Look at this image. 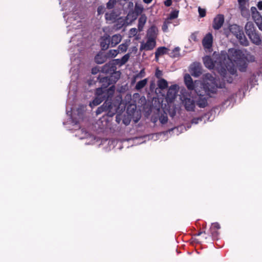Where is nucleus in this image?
I'll return each mask as SVG.
<instances>
[{
	"mask_svg": "<svg viewBox=\"0 0 262 262\" xmlns=\"http://www.w3.org/2000/svg\"><path fill=\"white\" fill-rule=\"evenodd\" d=\"M215 60H213L210 56H206L203 58L205 66L209 69H215L223 77L224 81L231 83L233 81V76H236V71L229 59L227 58L225 54L221 53V54L214 56Z\"/></svg>",
	"mask_w": 262,
	"mask_h": 262,
	"instance_id": "f257e3e1",
	"label": "nucleus"
},
{
	"mask_svg": "<svg viewBox=\"0 0 262 262\" xmlns=\"http://www.w3.org/2000/svg\"><path fill=\"white\" fill-rule=\"evenodd\" d=\"M115 90L114 85L107 89H104L102 87L97 89L95 92V97L93 101L90 103V106L93 107L100 104L104 100L111 101Z\"/></svg>",
	"mask_w": 262,
	"mask_h": 262,
	"instance_id": "f03ea898",
	"label": "nucleus"
},
{
	"mask_svg": "<svg viewBox=\"0 0 262 262\" xmlns=\"http://www.w3.org/2000/svg\"><path fill=\"white\" fill-rule=\"evenodd\" d=\"M230 31L236 37L241 45L244 46L249 45V41L245 35L243 29L239 26L233 24L229 26Z\"/></svg>",
	"mask_w": 262,
	"mask_h": 262,
	"instance_id": "7ed1b4c3",
	"label": "nucleus"
},
{
	"mask_svg": "<svg viewBox=\"0 0 262 262\" xmlns=\"http://www.w3.org/2000/svg\"><path fill=\"white\" fill-rule=\"evenodd\" d=\"M117 108L118 106L113 104L111 101H108V100H106L102 105L97 108L96 110V114L99 115L103 112H107V115L112 117L115 114Z\"/></svg>",
	"mask_w": 262,
	"mask_h": 262,
	"instance_id": "20e7f679",
	"label": "nucleus"
},
{
	"mask_svg": "<svg viewBox=\"0 0 262 262\" xmlns=\"http://www.w3.org/2000/svg\"><path fill=\"white\" fill-rule=\"evenodd\" d=\"M203 84L208 88L210 93H214L217 88L216 78L210 73H207L203 75Z\"/></svg>",
	"mask_w": 262,
	"mask_h": 262,
	"instance_id": "39448f33",
	"label": "nucleus"
},
{
	"mask_svg": "<svg viewBox=\"0 0 262 262\" xmlns=\"http://www.w3.org/2000/svg\"><path fill=\"white\" fill-rule=\"evenodd\" d=\"M223 54H225V53H223ZM225 54L227 56V58L229 59L230 61L232 63L233 67L235 69V71H236V68L232 62V61H234L235 62L237 61L239 59H240L242 58V56L243 55L242 52L239 50H237L235 49H230L228 50V54H227L225 53Z\"/></svg>",
	"mask_w": 262,
	"mask_h": 262,
	"instance_id": "423d86ee",
	"label": "nucleus"
},
{
	"mask_svg": "<svg viewBox=\"0 0 262 262\" xmlns=\"http://www.w3.org/2000/svg\"><path fill=\"white\" fill-rule=\"evenodd\" d=\"M120 77V73L119 72H115L110 77H104L100 79V82L102 83V88L104 89L112 83V81L116 82Z\"/></svg>",
	"mask_w": 262,
	"mask_h": 262,
	"instance_id": "0eeeda50",
	"label": "nucleus"
},
{
	"mask_svg": "<svg viewBox=\"0 0 262 262\" xmlns=\"http://www.w3.org/2000/svg\"><path fill=\"white\" fill-rule=\"evenodd\" d=\"M193 90L199 96H204L205 94L210 92V91H209L208 88L205 86L202 82L199 81L194 82Z\"/></svg>",
	"mask_w": 262,
	"mask_h": 262,
	"instance_id": "6e6552de",
	"label": "nucleus"
},
{
	"mask_svg": "<svg viewBox=\"0 0 262 262\" xmlns=\"http://www.w3.org/2000/svg\"><path fill=\"white\" fill-rule=\"evenodd\" d=\"M156 45V40L151 38L147 37V40L146 42H141L140 50L143 51H149L152 50Z\"/></svg>",
	"mask_w": 262,
	"mask_h": 262,
	"instance_id": "1a4fd4ad",
	"label": "nucleus"
},
{
	"mask_svg": "<svg viewBox=\"0 0 262 262\" xmlns=\"http://www.w3.org/2000/svg\"><path fill=\"white\" fill-rule=\"evenodd\" d=\"M213 36L211 33H207L202 40V45L205 50L210 51L212 47Z\"/></svg>",
	"mask_w": 262,
	"mask_h": 262,
	"instance_id": "9d476101",
	"label": "nucleus"
},
{
	"mask_svg": "<svg viewBox=\"0 0 262 262\" xmlns=\"http://www.w3.org/2000/svg\"><path fill=\"white\" fill-rule=\"evenodd\" d=\"M182 103L187 111H193L195 107V102L191 98L183 97Z\"/></svg>",
	"mask_w": 262,
	"mask_h": 262,
	"instance_id": "9b49d317",
	"label": "nucleus"
},
{
	"mask_svg": "<svg viewBox=\"0 0 262 262\" xmlns=\"http://www.w3.org/2000/svg\"><path fill=\"white\" fill-rule=\"evenodd\" d=\"M224 23V15L222 14H219L214 18L212 27L215 30H219L222 27Z\"/></svg>",
	"mask_w": 262,
	"mask_h": 262,
	"instance_id": "f8f14e48",
	"label": "nucleus"
},
{
	"mask_svg": "<svg viewBox=\"0 0 262 262\" xmlns=\"http://www.w3.org/2000/svg\"><path fill=\"white\" fill-rule=\"evenodd\" d=\"M100 46L102 50L107 49L111 45V38L108 35L105 34L100 38Z\"/></svg>",
	"mask_w": 262,
	"mask_h": 262,
	"instance_id": "ddd939ff",
	"label": "nucleus"
},
{
	"mask_svg": "<svg viewBox=\"0 0 262 262\" xmlns=\"http://www.w3.org/2000/svg\"><path fill=\"white\" fill-rule=\"evenodd\" d=\"M190 73L194 77H199L202 73L201 67L199 63H193L190 67Z\"/></svg>",
	"mask_w": 262,
	"mask_h": 262,
	"instance_id": "4468645a",
	"label": "nucleus"
},
{
	"mask_svg": "<svg viewBox=\"0 0 262 262\" xmlns=\"http://www.w3.org/2000/svg\"><path fill=\"white\" fill-rule=\"evenodd\" d=\"M252 17L258 29L262 31V16L258 12H253Z\"/></svg>",
	"mask_w": 262,
	"mask_h": 262,
	"instance_id": "2eb2a0df",
	"label": "nucleus"
},
{
	"mask_svg": "<svg viewBox=\"0 0 262 262\" xmlns=\"http://www.w3.org/2000/svg\"><path fill=\"white\" fill-rule=\"evenodd\" d=\"M158 29L155 26H152L147 31V37L156 40L158 35Z\"/></svg>",
	"mask_w": 262,
	"mask_h": 262,
	"instance_id": "dca6fc26",
	"label": "nucleus"
},
{
	"mask_svg": "<svg viewBox=\"0 0 262 262\" xmlns=\"http://www.w3.org/2000/svg\"><path fill=\"white\" fill-rule=\"evenodd\" d=\"M118 17V15L116 13L112 11L111 12H106L105 14V18L107 21L110 23H114L116 21Z\"/></svg>",
	"mask_w": 262,
	"mask_h": 262,
	"instance_id": "f3484780",
	"label": "nucleus"
},
{
	"mask_svg": "<svg viewBox=\"0 0 262 262\" xmlns=\"http://www.w3.org/2000/svg\"><path fill=\"white\" fill-rule=\"evenodd\" d=\"M147 16L145 14H142L140 15L138 19V28L139 32L143 30L144 26L147 21Z\"/></svg>",
	"mask_w": 262,
	"mask_h": 262,
	"instance_id": "a211bd4d",
	"label": "nucleus"
},
{
	"mask_svg": "<svg viewBox=\"0 0 262 262\" xmlns=\"http://www.w3.org/2000/svg\"><path fill=\"white\" fill-rule=\"evenodd\" d=\"M185 83L189 90H193L194 86V82H193L191 76L189 74L185 75L184 77Z\"/></svg>",
	"mask_w": 262,
	"mask_h": 262,
	"instance_id": "6ab92c4d",
	"label": "nucleus"
},
{
	"mask_svg": "<svg viewBox=\"0 0 262 262\" xmlns=\"http://www.w3.org/2000/svg\"><path fill=\"white\" fill-rule=\"evenodd\" d=\"M245 29L246 33L248 36L256 32L254 24L251 21H248L246 23L245 27Z\"/></svg>",
	"mask_w": 262,
	"mask_h": 262,
	"instance_id": "aec40b11",
	"label": "nucleus"
},
{
	"mask_svg": "<svg viewBox=\"0 0 262 262\" xmlns=\"http://www.w3.org/2000/svg\"><path fill=\"white\" fill-rule=\"evenodd\" d=\"M248 36L253 43L256 45H259L261 43V40L260 37L256 32L253 33Z\"/></svg>",
	"mask_w": 262,
	"mask_h": 262,
	"instance_id": "412c9836",
	"label": "nucleus"
},
{
	"mask_svg": "<svg viewBox=\"0 0 262 262\" xmlns=\"http://www.w3.org/2000/svg\"><path fill=\"white\" fill-rule=\"evenodd\" d=\"M122 39V36L120 34H117L113 35L111 39V46L112 47H115L118 44Z\"/></svg>",
	"mask_w": 262,
	"mask_h": 262,
	"instance_id": "4be33fe9",
	"label": "nucleus"
},
{
	"mask_svg": "<svg viewBox=\"0 0 262 262\" xmlns=\"http://www.w3.org/2000/svg\"><path fill=\"white\" fill-rule=\"evenodd\" d=\"M221 227L218 223H212L210 228V233L212 236L215 237L218 235L216 230L220 229Z\"/></svg>",
	"mask_w": 262,
	"mask_h": 262,
	"instance_id": "5701e85b",
	"label": "nucleus"
},
{
	"mask_svg": "<svg viewBox=\"0 0 262 262\" xmlns=\"http://www.w3.org/2000/svg\"><path fill=\"white\" fill-rule=\"evenodd\" d=\"M107 59L106 54H98L95 57V61L98 64H102Z\"/></svg>",
	"mask_w": 262,
	"mask_h": 262,
	"instance_id": "b1692460",
	"label": "nucleus"
},
{
	"mask_svg": "<svg viewBox=\"0 0 262 262\" xmlns=\"http://www.w3.org/2000/svg\"><path fill=\"white\" fill-rule=\"evenodd\" d=\"M196 105L201 108H204L207 105V100L203 96H200L196 101Z\"/></svg>",
	"mask_w": 262,
	"mask_h": 262,
	"instance_id": "393cba45",
	"label": "nucleus"
},
{
	"mask_svg": "<svg viewBox=\"0 0 262 262\" xmlns=\"http://www.w3.org/2000/svg\"><path fill=\"white\" fill-rule=\"evenodd\" d=\"M169 50L166 47H161L158 48L155 52V55L161 56L164 54H169Z\"/></svg>",
	"mask_w": 262,
	"mask_h": 262,
	"instance_id": "a878e982",
	"label": "nucleus"
},
{
	"mask_svg": "<svg viewBox=\"0 0 262 262\" xmlns=\"http://www.w3.org/2000/svg\"><path fill=\"white\" fill-rule=\"evenodd\" d=\"M157 85L159 89L164 90L168 87V83L166 80L163 78L159 79L157 82Z\"/></svg>",
	"mask_w": 262,
	"mask_h": 262,
	"instance_id": "bb28decb",
	"label": "nucleus"
},
{
	"mask_svg": "<svg viewBox=\"0 0 262 262\" xmlns=\"http://www.w3.org/2000/svg\"><path fill=\"white\" fill-rule=\"evenodd\" d=\"M114 70V66L113 63H108L105 64L102 68V71L103 72L108 73Z\"/></svg>",
	"mask_w": 262,
	"mask_h": 262,
	"instance_id": "cd10ccee",
	"label": "nucleus"
},
{
	"mask_svg": "<svg viewBox=\"0 0 262 262\" xmlns=\"http://www.w3.org/2000/svg\"><path fill=\"white\" fill-rule=\"evenodd\" d=\"M147 83V79H144L138 82L136 85L135 89L139 91L143 88Z\"/></svg>",
	"mask_w": 262,
	"mask_h": 262,
	"instance_id": "c85d7f7f",
	"label": "nucleus"
},
{
	"mask_svg": "<svg viewBox=\"0 0 262 262\" xmlns=\"http://www.w3.org/2000/svg\"><path fill=\"white\" fill-rule=\"evenodd\" d=\"M119 51L117 50H110L106 54V55L107 58L115 57L118 54Z\"/></svg>",
	"mask_w": 262,
	"mask_h": 262,
	"instance_id": "c756f323",
	"label": "nucleus"
},
{
	"mask_svg": "<svg viewBox=\"0 0 262 262\" xmlns=\"http://www.w3.org/2000/svg\"><path fill=\"white\" fill-rule=\"evenodd\" d=\"M143 7L141 4H136L135 6V12L138 15L142 14V13L143 11Z\"/></svg>",
	"mask_w": 262,
	"mask_h": 262,
	"instance_id": "7c9ffc66",
	"label": "nucleus"
},
{
	"mask_svg": "<svg viewBox=\"0 0 262 262\" xmlns=\"http://www.w3.org/2000/svg\"><path fill=\"white\" fill-rule=\"evenodd\" d=\"M180 48L176 47L170 53H169V54L173 58L177 57L180 56Z\"/></svg>",
	"mask_w": 262,
	"mask_h": 262,
	"instance_id": "2f4dec72",
	"label": "nucleus"
},
{
	"mask_svg": "<svg viewBox=\"0 0 262 262\" xmlns=\"http://www.w3.org/2000/svg\"><path fill=\"white\" fill-rule=\"evenodd\" d=\"M178 13H179L178 11L174 10V11H172L169 14V16L167 18V19H169V20L170 21L171 19L177 18L178 16Z\"/></svg>",
	"mask_w": 262,
	"mask_h": 262,
	"instance_id": "473e14b6",
	"label": "nucleus"
},
{
	"mask_svg": "<svg viewBox=\"0 0 262 262\" xmlns=\"http://www.w3.org/2000/svg\"><path fill=\"white\" fill-rule=\"evenodd\" d=\"M176 95V91L175 88H174V86L173 87H171L169 88V89L168 91L167 92V96H169L170 95H171V97L172 98H174Z\"/></svg>",
	"mask_w": 262,
	"mask_h": 262,
	"instance_id": "72a5a7b5",
	"label": "nucleus"
},
{
	"mask_svg": "<svg viewBox=\"0 0 262 262\" xmlns=\"http://www.w3.org/2000/svg\"><path fill=\"white\" fill-rule=\"evenodd\" d=\"M171 23V21L169 20V19H166L163 23V25L162 27V30L166 32L168 31V26Z\"/></svg>",
	"mask_w": 262,
	"mask_h": 262,
	"instance_id": "f704fd0d",
	"label": "nucleus"
},
{
	"mask_svg": "<svg viewBox=\"0 0 262 262\" xmlns=\"http://www.w3.org/2000/svg\"><path fill=\"white\" fill-rule=\"evenodd\" d=\"M117 3V0H109L106 3V8L108 9H113Z\"/></svg>",
	"mask_w": 262,
	"mask_h": 262,
	"instance_id": "c9c22d12",
	"label": "nucleus"
},
{
	"mask_svg": "<svg viewBox=\"0 0 262 262\" xmlns=\"http://www.w3.org/2000/svg\"><path fill=\"white\" fill-rule=\"evenodd\" d=\"M159 120L162 124H165L168 121V117L166 115L162 114L160 116Z\"/></svg>",
	"mask_w": 262,
	"mask_h": 262,
	"instance_id": "e433bc0d",
	"label": "nucleus"
},
{
	"mask_svg": "<svg viewBox=\"0 0 262 262\" xmlns=\"http://www.w3.org/2000/svg\"><path fill=\"white\" fill-rule=\"evenodd\" d=\"M206 116V115H205L204 116L198 117V118H194L191 120V123L196 124L199 122L202 121L203 118Z\"/></svg>",
	"mask_w": 262,
	"mask_h": 262,
	"instance_id": "4c0bfd02",
	"label": "nucleus"
},
{
	"mask_svg": "<svg viewBox=\"0 0 262 262\" xmlns=\"http://www.w3.org/2000/svg\"><path fill=\"white\" fill-rule=\"evenodd\" d=\"M198 32H195L193 33H192L190 36V38H189V40L191 41V40L194 41V42H197L198 41Z\"/></svg>",
	"mask_w": 262,
	"mask_h": 262,
	"instance_id": "58836bf2",
	"label": "nucleus"
},
{
	"mask_svg": "<svg viewBox=\"0 0 262 262\" xmlns=\"http://www.w3.org/2000/svg\"><path fill=\"white\" fill-rule=\"evenodd\" d=\"M138 31V29H137L135 28L130 29L129 31V36L131 37L135 36L137 34Z\"/></svg>",
	"mask_w": 262,
	"mask_h": 262,
	"instance_id": "ea45409f",
	"label": "nucleus"
},
{
	"mask_svg": "<svg viewBox=\"0 0 262 262\" xmlns=\"http://www.w3.org/2000/svg\"><path fill=\"white\" fill-rule=\"evenodd\" d=\"M127 49V46L125 43H122L119 45L118 47V51H121V52H125Z\"/></svg>",
	"mask_w": 262,
	"mask_h": 262,
	"instance_id": "a19ab883",
	"label": "nucleus"
},
{
	"mask_svg": "<svg viewBox=\"0 0 262 262\" xmlns=\"http://www.w3.org/2000/svg\"><path fill=\"white\" fill-rule=\"evenodd\" d=\"M117 29H120L125 24L124 20L121 18L117 19Z\"/></svg>",
	"mask_w": 262,
	"mask_h": 262,
	"instance_id": "79ce46f5",
	"label": "nucleus"
},
{
	"mask_svg": "<svg viewBox=\"0 0 262 262\" xmlns=\"http://www.w3.org/2000/svg\"><path fill=\"white\" fill-rule=\"evenodd\" d=\"M129 58V54H127L124 55L121 59V64H125L128 60Z\"/></svg>",
	"mask_w": 262,
	"mask_h": 262,
	"instance_id": "37998d69",
	"label": "nucleus"
},
{
	"mask_svg": "<svg viewBox=\"0 0 262 262\" xmlns=\"http://www.w3.org/2000/svg\"><path fill=\"white\" fill-rule=\"evenodd\" d=\"M163 76V72L162 71L160 70L159 69H157L155 72V76L160 79L162 78V76Z\"/></svg>",
	"mask_w": 262,
	"mask_h": 262,
	"instance_id": "c03bdc74",
	"label": "nucleus"
},
{
	"mask_svg": "<svg viewBox=\"0 0 262 262\" xmlns=\"http://www.w3.org/2000/svg\"><path fill=\"white\" fill-rule=\"evenodd\" d=\"M198 11L199 13V15L201 17H203L206 15L205 9L199 7Z\"/></svg>",
	"mask_w": 262,
	"mask_h": 262,
	"instance_id": "a18cd8bd",
	"label": "nucleus"
},
{
	"mask_svg": "<svg viewBox=\"0 0 262 262\" xmlns=\"http://www.w3.org/2000/svg\"><path fill=\"white\" fill-rule=\"evenodd\" d=\"M105 11V8L103 6H100L97 8V12L98 14H101L104 13Z\"/></svg>",
	"mask_w": 262,
	"mask_h": 262,
	"instance_id": "49530a36",
	"label": "nucleus"
},
{
	"mask_svg": "<svg viewBox=\"0 0 262 262\" xmlns=\"http://www.w3.org/2000/svg\"><path fill=\"white\" fill-rule=\"evenodd\" d=\"M144 73H145V72H144V69H143V70H142L140 71V73H139L138 74H137V75L136 76V77H140V78H142V77H143V76H144Z\"/></svg>",
	"mask_w": 262,
	"mask_h": 262,
	"instance_id": "de8ad7c7",
	"label": "nucleus"
},
{
	"mask_svg": "<svg viewBox=\"0 0 262 262\" xmlns=\"http://www.w3.org/2000/svg\"><path fill=\"white\" fill-rule=\"evenodd\" d=\"M172 1L171 0H166L164 2V4L166 6L169 7L171 5Z\"/></svg>",
	"mask_w": 262,
	"mask_h": 262,
	"instance_id": "09e8293b",
	"label": "nucleus"
},
{
	"mask_svg": "<svg viewBox=\"0 0 262 262\" xmlns=\"http://www.w3.org/2000/svg\"><path fill=\"white\" fill-rule=\"evenodd\" d=\"M257 6L259 10H262V1L258 2Z\"/></svg>",
	"mask_w": 262,
	"mask_h": 262,
	"instance_id": "8fccbe9b",
	"label": "nucleus"
},
{
	"mask_svg": "<svg viewBox=\"0 0 262 262\" xmlns=\"http://www.w3.org/2000/svg\"><path fill=\"white\" fill-rule=\"evenodd\" d=\"M143 2L146 4H149L150 3L152 0H143Z\"/></svg>",
	"mask_w": 262,
	"mask_h": 262,
	"instance_id": "3c124183",
	"label": "nucleus"
},
{
	"mask_svg": "<svg viewBox=\"0 0 262 262\" xmlns=\"http://www.w3.org/2000/svg\"><path fill=\"white\" fill-rule=\"evenodd\" d=\"M92 73L93 74H96V73H97L96 69H93Z\"/></svg>",
	"mask_w": 262,
	"mask_h": 262,
	"instance_id": "603ef678",
	"label": "nucleus"
},
{
	"mask_svg": "<svg viewBox=\"0 0 262 262\" xmlns=\"http://www.w3.org/2000/svg\"><path fill=\"white\" fill-rule=\"evenodd\" d=\"M245 13H248L247 10H243L242 12V15H244V14H245Z\"/></svg>",
	"mask_w": 262,
	"mask_h": 262,
	"instance_id": "864d4df0",
	"label": "nucleus"
},
{
	"mask_svg": "<svg viewBox=\"0 0 262 262\" xmlns=\"http://www.w3.org/2000/svg\"><path fill=\"white\" fill-rule=\"evenodd\" d=\"M159 56H160V55H157V56L156 55H155V59H156V61H158V59H159Z\"/></svg>",
	"mask_w": 262,
	"mask_h": 262,
	"instance_id": "5fc2aeb1",
	"label": "nucleus"
},
{
	"mask_svg": "<svg viewBox=\"0 0 262 262\" xmlns=\"http://www.w3.org/2000/svg\"><path fill=\"white\" fill-rule=\"evenodd\" d=\"M203 233H205V232H199V233L197 234V235H198V236H199V235H201V234H203Z\"/></svg>",
	"mask_w": 262,
	"mask_h": 262,
	"instance_id": "6e6d98bb",
	"label": "nucleus"
},
{
	"mask_svg": "<svg viewBox=\"0 0 262 262\" xmlns=\"http://www.w3.org/2000/svg\"><path fill=\"white\" fill-rule=\"evenodd\" d=\"M251 10H252V11L255 10V11H256V12H257V11H256V8L253 7L251 8Z\"/></svg>",
	"mask_w": 262,
	"mask_h": 262,
	"instance_id": "4d7b16f0",
	"label": "nucleus"
},
{
	"mask_svg": "<svg viewBox=\"0 0 262 262\" xmlns=\"http://www.w3.org/2000/svg\"><path fill=\"white\" fill-rule=\"evenodd\" d=\"M239 4H241L242 2H245V0H238Z\"/></svg>",
	"mask_w": 262,
	"mask_h": 262,
	"instance_id": "13d9d810",
	"label": "nucleus"
},
{
	"mask_svg": "<svg viewBox=\"0 0 262 262\" xmlns=\"http://www.w3.org/2000/svg\"><path fill=\"white\" fill-rule=\"evenodd\" d=\"M190 125H188V126H187V128H190Z\"/></svg>",
	"mask_w": 262,
	"mask_h": 262,
	"instance_id": "bf43d9fd",
	"label": "nucleus"
}]
</instances>
